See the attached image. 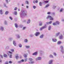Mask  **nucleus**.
I'll return each mask as SVG.
<instances>
[{
	"mask_svg": "<svg viewBox=\"0 0 64 64\" xmlns=\"http://www.w3.org/2000/svg\"><path fill=\"white\" fill-rule=\"evenodd\" d=\"M17 56H16V59L17 60V59H18V58H19V57L18 56V54H17Z\"/></svg>",
	"mask_w": 64,
	"mask_h": 64,
	"instance_id": "18",
	"label": "nucleus"
},
{
	"mask_svg": "<svg viewBox=\"0 0 64 64\" xmlns=\"http://www.w3.org/2000/svg\"><path fill=\"white\" fill-rule=\"evenodd\" d=\"M62 11H63V9L62 8L60 10V12H62Z\"/></svg>",
	"mask_w": 64,
	"mask_h": 64,
	"instance_id": "44",
	"label": "nucleus"
},
{
	"mask_svg": "<svg viewBox=\"0 0 64 64\" xmlns=\"http://www.w3.org/2000/svg\"><path fill=\"white\" fill-rule=\"evenodd\" d=\"M47 14H48V15H50V14H51V12H49L47 13Z\"/></svg>",
	"mask_w": 64,
	"mask_h": 64,
	"instance_id": "45",
	"label": "nucleus"
},
{
	"mask_svg": "<svg viewBox=\"0 0 64 64\" xmlns=\"http://www.w3.org/2000/svg\"><path fill=\"white\" fill-rule=\"evenodd\" d=\"M27 58H26L25 59L24 61H25V62H26V61H27Z\"/></svg>",
	"mask_w": 64,
	"mask_h": 64,
	"instance_id": "54",
	"label": "nucleus"
},
{
	"mask_svg": "<svg viewBox=\"0 0 64 64\" xmlns=\"http://www.w3.org/2000/svg\"><path fill=\"white\" fill-rule=\"evenodd\" d=\"M33 8L34 9H35V8H36V6H33Z\"/></svg>",
	"mask_w": 64,
	"mask_h": 64,
	"instance_id": "56",
	"label": "nucleus"
},
{
	"mask_svg": "<svg viewBox=\"0 0 64 64\" xmlns=\"http://www.w3.org/2000/svg\"><path fill=\"white\" fill-rule=\"evenodd\" d=\"M60 39H63V36L62 34H61L60 36Z\"/></svg>",
	"mask_w": 64,
	"mask_h": 64,
	"instance_id": "13",
	"label": "nucleus"
},
{
	"mask_svg": "<svg viewBox=\"0 0 64 64\" xmlns=\"http://www.w3.org/2000/svg\"><path fill=\"white\" fill-rule=\"evenodd\" d=\"M52 41L54 42H56L57 41V40L56 39H52Z\"/></svg>",
	"mask_w": 64,
	"mask_h": 64,
	"instance_id": "24",
	"label": "nucleus"
},
{
	"mask_svg": "<svg viewBox=\"0 0 64 64\" xmlns=\"http://www.w3.org/2000/svg\"><path fill=\"white\" fill-rule=\"evenodd\" d=\"M43 34H42V35H41L40 37V38H43Z\"/></svg>",
	"mask_w": 64,
	"mask_h": 64,
	"instance_id": "30",
	"label": "nucleus"
},
{
	"mask_svg": "<svg viewBox=\"0 0 64 64\" xmlns=\"http://www.w3.org/2000/svg\"><path fill=\"white\" fill-rule=\"evenodd\" d=\"M51 28V26H50L48 27V30H50Z\"/></svg>",
	"mask_w": 64,
	"mask_h": 64,
	"instance_id": "28",
	"label": "nucleus"
},
{
	"mask_svg": "<svg viewBox=\"0 0 64 64\" xmlns=\"http://www.w3.org/2000/svg\"><path fill=\"white\" fill-rule=\"evenodd\" d=\"M61 42H57L58 44H61Z\"/></svg>",
	"mask_w": 64,
	"mask_h": 64,
	"instance_id": "40",
	"label": "nucleus"
},
{
	"mask_svg": "<svg viewBox=\"0 0 64 64\" xmlns=\"http://www.w3.org/2000/svg\"><path fill=\"white\" fill-rule=\"evenodd\" d=\"M38 0H36V1L34 0L33 2L34 4L36 3H37L38 2Z\"/></svg>",
	"mask_w": 64,
	"mask_h": 64,
	"instance_id": "11",
	"label": "nucleus"
},
{
	"mask_svg": "<svg viewBox=\"0 0 64 64\" xmlns=\"http://www.w3.org/2000/svg\"><path fill=\"white\" fill-rule=\"evenodd\" d=\"M12 55L10 54V58H12Z\"/></svg>",
	"mask_w": 64,
	"mask_h": 64,
	"instance_id": "52",
	"label": "nucleus"
},
{
	"mask_svg": "<svg viewBox=\"0 0 64 64\" xmlns=\"http://www.w3.org/2000/svg\"><path fill=\"white\" fill-rule=\"evenodd\" d=\"M44 2H45V3H48V0H47L46 1H44Z\"/></svg>",
	"mask_w": 64,
	"mask_h": 64,
	"instance_id": "58",
	"label": "nucleus"
},
{
	"mask_svg": "<svg viewBox=\"0 0 64 64\" xmlns=\"http://www.w3.org/2000/svg\"><path fill=\"white\" fill-rule=\"evenodd\" d=\"M0 14H3V12L2 11V10H0Z\"/></svg>",
	"mask_w": 64,
	"mask_h": 64,
	"instance_id": "19",
	"label": "nucleus"
},
{
	"mask_svg": "<svg viewBox=\"0 0 64 64\" xmlns=\"http://www.w3.org/2000/svg\"><path fill=\"white\" fill-rule=\"evenodd\" d=\"M21 16H25L27 15V11L26 10L23 11L20 14Z\"/></svg>",
	"mask_w": 64,
	"mask_h": 64,
	"instance_id": "1",
	"label": "nucleus"
},
{
	"mask_svg": "<svg viewBox=\"0 0 64 64\" xmlns=\"http://www.w3.org/2000/svg\"><path fill=\"white\" fill-rule=\"evenodd\" d=\"M17 8L16 7L14 8V10H17Z\"/></svg>",
	"mask_w": 64,
	"mask_h": 64,
	"instance_id": "59",
	"label": "nucleus"
},
{
	"mask_svg": "<svg viewBox=\"0 0 64 64\" xmlns=\"http://www.w3.org/2000/svg\"><path fill=\"white\" fill-rule=\"evenodd\" d=\"M25 3H26V4H28V2L27 1H26L25 2Z\"/></svg>",
	"mask_w": 64,
	"mask_h": 64,
	"instance_id": "47",
	"label": "nucleus"
},
{
	"mask_svg": "<svg viewBox=\"0 0 64 64\" xmlns=\"http://www.w3.org/2000/svg\"><path fill=\"white\" fill-rule=\"evenodd\" d=\"M56 24H58H58H59V22L58 21H56Z\"/></svg>",
	"mask_w": 64,
	"mask_h": 64,
	"instance_id": "37",
	"label": "nucleus"
},
{
	"mask_svg": "<svg viewBox=\"0 0 64 64\" xmlns=\"http://www.w3.org/2000/svg\"><path fill=\"white\" fill-rule=\"evenodd\" d=\"M26 28V27H24L23 28L22 30H25Z\"/></svg>",
	"mask_w": 64,
	"mask_h": 64,
	"instance_id": "38",
	"label": "nucleus"
},
{
	"mask_svg": "<svg viewBox=\"0 0 64 64\" xmlns=\"http://www.w3.org/2000/svg\"><path fill=\"white\" fill-rule=\"evenodd\" d=\"M30 19H28V22H27V24H29L30 23Z\"/></svg>",
	"mask_w": 64,
	"mask_h": 64,
	"instance_id": "22",
	"label": "nucleus"
},
{
	"mask_svg": "<svg viewBox=\"0 0 64 64\" xmlns=\"http://www.w3.org/2000/svg\"><path fill=\"white\" fill-rule=\"evenodd\" d=\"M28 63L30 64H34V61H32L31 62H29Z\"/></svg>",
	"mask_w": 64,
	"mask_h": 64,
	"instance_id": "10",
	"label": "nucleus"
},
{
	"mask_svg": "<svg viewBox=\"0 0 64 64\" xmlns=\"http://www.w3.org/2000/svg\"><path fill=\"white\" fill-rule=\"evenodd\" d=\"M18 46L19 47H20V48L22 47V44H18Z\"/></svg>",
	"mask_w": 64,
	"mask_h": 64,
	"instance_id": "34",
	"label": "nucleus"
},
{
	"mask_svg": "<svg viewBox=\"0 0 64 64\" xmlns=\"http://www.w3.org/2000/svg\"><path fill=\"white\" fill-rule=\"evenodd\" d=\"M60 48H61V49H63V46H60Z\"/></svg>",
	"mask_w": 64,
	"mask_h": 64,
	"instance_id": "60",
	"label": "nucleus"
},
{
	"mask_svg": "<svg viewBox=\"0 0 64 64\" xmlns=\"http://www.w3.org/2000/svg\"><path fill=\"white\" fill-rule=\"evenodd\" d=\"M16 36L18 38H20V36H19V35L18 34H16Z\"/></svg>",
	"mask_w": 64,
	"mask_h": 64,
	"instance_id": "20",
	"label": "nucleus"
},
{
	"mask_svg": "<svg viewBox=\"0 0 64 64\" xmlns=\"http://www.w3.org/2000/svg\"><path fill=\"white\" fill-rule=\"evenodd\" d=\"M18 63H22V62L21 60L18 61Z\"/></svg>",
	"mask_w": 64,
	"mask_h": 64,
	"instance_id": "48",
	"label": "nucleus"
},
{
	"mask_svg": "<svg viewBox=\"0 0 64 64\" xmlns=\"http://www.w3.org/2000/svg\"><path fill=\"white\" fill-rule=\"evenodd\" d=\"M46 19H49L50 20H53V18L51 16H48L46 18Z\"/></svg>",
	"mask_w": 64,
	"mask_h": 64,
	"instance_id": "2",
	"label": "nucleus"
},
{
	"mask_svg": "<svg viewBox=\"0 0 64 64\" xmlns=\"http://www.w3.org/2000/svg\"><path fill=\"white\" fill-rule=\"evenodd\" d=\"M54 55L55 56H56V54L55 52H54Z\"/></svg>",
	"mask_w": 64,
	"mask_h": 64,
	"instance_id": "55",
	"label": "nucleus"
},
{
	"mask_svg": "<svg viewBox=\"0 0 64 64\" xmlns=\"http://www.w3.org/2000/svg\"><path fill=\"white\" fill-rule=\"evenodd\" d=\"M34 34L36 36H38L40 34V32H36Z\"/></svg>",
	"mask_w": 64,
	"mask_h": 64,
	"instance_id": "5",
	"label": "nucleus"
},
{
	"mask_svg": "<svg viewBox=\"0 0 64 64\" xmlns=\"http://www.w3.org/2000/svg\"><path fill=\"white\" fill-rule=\"evenodd\" d=\"M52 22L50 21V22H48L49 24H51Z\"/></svg>",
	"mask_w": 64,
	"mask_h": 64,
	"instance_id": "63",
	"label": "nucleus"
},
{
	"mask_svg": "<svg viewBox=\"0 0 64 64\" xmlns=\"http://www.w3.org/2000/svg\"><path fill=\"white\" fill-rule=\"evenodd\" d=\"M46 27L47 26H46V24L45 26H43L40 28V31H42L43 29H44V28H46Z\"/></svg>",
	"mask_w": 64,
	"mask_h": 64,
	"instance_id": "3",
	"label": "nucleus"
},
{
	"mask_svg": "<svg viewBox=\"0 0 64 64\" xmlns=\"http://www.w3.org/2000/svg\"><path fill=\"white\" fill-rule=\"evenodd\" d=\"M52 25L54 26L56 25H57V24H56V22H54L53 23Z\"/></svg>",
	"mask_w": 64,
	"mask_h": 64,
	"instance_id": "33",
	"label": "nucleus"
},
{
	"mask_svg": "<svg viewBox=\"0 0 64 64\" xmlns=\"http://www.w3.org/2000/svg\"><path fill=\"white\" fill-rule=\"evenodd\" d=\"M6 49H9V46H6Z\"/></svg>",
	"mask_w": 64,
	"mask_h": 64,
	"instance_id": "39",
	"label": "nucleus"
},
{
	"mask_svg": "<svg viewBox=\"0 0 64 64\" xmlns=\"http://www.w3.org/2000/svg\"><path fill=\"white\" fill-rule=\"evenodd\" d=\"M34 36V35L33 34H31L30 35V37H33Z\"/></svg>",
	"mask_w": 64,
	"mask_h": 64,
	"instance_id": "46",
	"label": "nucleus"
},
{
	"mask_svg": "<svg viewBox=\"0 0 64 64\" xmlns=\"http://www.w3.org/2000/svg\"><path fill=\"white\" fill-rule=\"evenodd\" d=\"M24 42H26V43H27V42H28V40L27 39H26L24 40Z\"/></svg>",
	"mask_w": 64,
	"mask_h": 64,
	"instance_id": "31",
	"label": "nucleus"
},
{
	"mask_svg": "<svg viewBox=\"0 0 64 64\" xmlns=\"http://www.w3.org/2000/svg\"><path fill=\"white\" fill-rule=\"evenodd\" d=\"M5 1H6V3H8L9 2H10V0H9V1H8V0H5Z\"/></svg>",
	"mask_w": 64,
	"mask_h": 64,
	"instance_id": "32",
	"label": "nucleus"
},
{
	"mask_svg": "<svg viewBox=\"0 0 64 64\" xmlns=\"http://www.w3.org/2000/svg\"><path fill=\"white\" fill-rule=\"evenodd\" d=\"M52 14L54 15V16L55 15V13L54 12H53L52 13Z\"/></svg>",
	"mask_w": 64,
	"mask_h": 64,
	"instance_id": "49",
	"label": "nucleus"
},
{
	"mask_svg": "<svg viewBox=\"0 0 64 64\" xmlns=\"http://www.w3.org/2000/svg\"><path fill=\"white\" fill-rule=\"evenodd\" d=\"M53 63V60H50L48 62V64H52Z\"/></svg>",
	"mask_w": 64,
	"mask_h": 64,
	"instance_id": "6",
	"label": "nucleus"
},
{
	"mask_svg": "<svg viewBox=\"0 0 64 64\" xmlns=\"http://www.w3.org/2000/svg\"><path fill=\"white\" fill-rule=\"evenodd\" d=\"M14 25L15 26V27L16 28H18V25H17V24H14Z\"/></svg>",
	"mask_w": 64,
	"mask_h": 64,
	"instance_id": "21",
	"label": "nucleus"
},
{
	"mask_svg": "<svg viewBox=\"0 0 64 64\" xmlns=\"http://www.w3.org/2000/svg\"><path fill=\"white\" fill-rule=\"evenodd\" d=\"M4 24H5V25H7V22L6 21H5L4 22Z\"/></svg>",
	"mask_w": 64,
	"mask_h": 64,
	"instance_id": "42",
	"label": "nucleus"
},
{
	"mask_svg": "<svg viewBox=\"0 0 64 64\" xmlns=\"http://www.w3.org/2000/svg\"><path fill=\"white\" fill-rule=\"evenodd\" d=\"M14 14L15 15H17V12L16 11L14 12Z\"/></svg>",
	"mask_w": 64,
	"mask_h": 64,
	"instance_id": "25",
	"label": "nucleus"
},
{
	"mask_svg": "<svg viewBox=\"0 0 64 64\" xmlns=\"http://www.w3.org/2000/svg\"><path fill=\"white\" fill-rule=\"evenodd\" d=\"M61 51L62 53H64V51L63 50V49H61Z\"/></svg>",
	"mask_w": 64,
	"mask_h": 64,
	"instance_id": "26",
	"label": "nucleus"
},
{
	"mask_svg": "<svg viewBox=\"0 0 64 64\" xmlns=\"http://www.w3.org/2000/svg\"><path fill=\"white\" fill-rule=\"evenodd\" d=\"M0 31H3L4 30V28L2 26H1L0 28Z\"/></svg>",
	"mask_w": 64,
	"mask_h": 64,
	"instance_id": "7",
	"label": "nucleus"
},
{
	"mask_svg": "<svg viewBox=\"0 0 64 64\" xmlns=\"http://www.w3.org/2000/svg\"><path fill=\"white\" fill-rule=\"evenodd\" d=\"M9 63L11 64V63H12V62H11V61H10L9 62Z\"/></svg>",
	"mask_w": 64,
	"mask_h": 64,
	"instance_id": "61",
	"label": "nucleus"
},
{
	"mask_svg": "<svg viewBox=\"0 0 64 64\" xmlns=\"http://www.w3.org/2000/svg\"><path fill=\"white\" fill-rule=\"evenodd\" d=\"M13 44L14 45V46H16V42H15V41L14 40L13 41Z\"/></svg>",
	"mask_w": 64,
	"mask_h": 64,
	"instance_id": "12",
	"label": "nucleus"
},
{
	"mask_svg": "<svg viewBox=\"0 0 64 64\" xmlns=\"http://www.w3.org/2000/svg\"><path fill=\"white\" fill-rule=\"evenodd\" d=\"M8 55H9V54H12V52H10V51H9L8 52Z\"/></svg>",
	"mask_w": 64,
	"mask_h": 64,
	"instance_id": "16",
	"label": "nucleus"
},
{
	"mask_svg": "<svg viewBox=\"0 0 64 64\" xmlns=\"http://www.w3.org/2000/svg\"><path fill=\"white\" fill-rule=\"evenodd\" d=\"M41 60V58L40 57H38L36 59V61H38V60Z\"/></svg>",
	"mask_w": 64,
	"mask_h": 64,
	"instance_id": "4",
	"label": "nucleus"
},
{
	"mask_svg": "<svg viewBox=\"0 0 64 64\" xmlns=\"http://www.w3.org/2000/svg\"><path fill=\"white\" fill-rule=\"evenodd\" d=\"M42 25V22H39V26H41Z\"/></svg>",
	"mask_w": 64,
	"mask_h": 64,
	"instance_id": "8",
	"label": "nucleus"
},
{
	"mask_svg": "<svg viewBox=\"0 0 64 64\" xmlns=\"http://www.w3.org/2000/svg\"><path fill=\"white\" fill-rule=\"evenodd\" d=\"M39 4L40 5V6H42V2H40L39 3Z\"/></svg>",
	"mask_w": 64,
	"mask_h": 64,
	"instance_id": "29",
	"label": "nucleus"
},
{
	"mask_svg": "<svg viewBox=\"0 0 64 64\" xmlns=\"http://www.w3.org/2000/svg\"><path fill=\"white\" fill-rule=\"evenodd\" d=\"M59 34H60V32H58V33H57L56 35V36H58V35H59Z\"/></svg>",
	"mask_w": 64,
	"mask_h": 64,
	"instance_id": "27",
	"label": "nucleus"
},
{
	"mask_svg": "<svg viewBox=\"0 0 64 64\" xmlns=\"http://www.w3.org/2000/svg\"><path fill=\"white\" fill-rule=\"evenodd\" d=\"M48 6H49V4H48L45 6V8L48 7Z\"/></svg>",
	"mask_w": 64,
	"mask_h": 64,
	"instance_id": "43",
	"label": "nucleus"
},
{
	"mask_svg": "<svg viewBox=\"0 0 64 64\" xmlns=\"http://www.w3.org/2000/svg\"><path fill=\"white\" fill-rule=\"evenodd\" d=\"M0 56L1 57V58H3V56H2V55L1 54L0 55Z\"/></svg>",
	"mask_w": 64,
	"mask_h": 64,
	"instance_id": "64",
	"label": "nucleus"
},
{
	"mask_svg": "<svg viewBox=\"0 0 64 64\" xmlns=\"http://www.w3.org/2000/svg\"><path fill=\"white\" fill-rule=\"evenodd\" d=\"M4 7H6V8H8V6H6V4L5 3L4 4Z\"/></svg>",
	"mask_w": 64,
	"mask_h": 64,
	"instance_id": "35",
	"label": "nucleus"
},
{
	"mask_svg": "<svg viewBox=\"0 0 64 64\" xmlns=\"http://www.w3.org/2000/svg\"><path fill=\"white\" fill-rule=\"evenodd\" d=\"M21 61L22 62H23L24 61V60H22Z\"/></svg>",
	"mask_w": 64,
	"mask_h": 64,
	"instance_id": "57",
	"label": "nucleus"
},
{
	"mask_svg": "<svg viewBox=\"0 0 64 64\" xmlns=\"http://www.w3.org/2000/svg\"><path fill=\"white\" fill-rule=\"evenodd\" d=\"M29 60L30 61H32V58H30L29 59Z\"/></svg>",
	"mask_w": 64,
	"mask_h": 64,
	"instance_id": "53",
	"label": "nucleus"
},
{
	"mask_svg": "<svg viewBox=\"0 0 64 64\" xmlns=\"http://www.w3.org/2000/svg\"><path fill=\"white\" fill-rule=\"evenodd\" d=\"M27 55H28V54H24V57H25V58H26L27 57Z\"/></svg>",
	"mask_w": 64,
	"mask_h": 64,
	"instance_id": "14",
	"label": "nucleus"
},
{
	"mask_svg": "<svg viewBox=\"0 0 64 64\" xmlns=\"http://www.w3.org/2000/svg\"><path fill=\"white\" fill-rule=\"evenodd\" d=\"M25 47L26 48H27V49H28V48H30V46H25Z\"/></svg>",
	"mask_w": 64,
	"mask_h": 64,
	"instance_id": "15",
	"label": "nucleus"
},
{
	"mask_svg": "<svg viewBox=\"0 0 64 64\" xmlns=\"http://www.w3.org/2000/svg\"><path fill=\"white\" fill-rule=\"evenodd\" d=\"M4 64H8V62H5Z\"/></svg>",
	"mask_w": 64,
	"mask_h": 64,
	"instance_id": "51",
	"label": "nucleus"
},
{
	"mask_svg": "<svg viewBox=\"0 0 64 64\" xmlns=\"http://www.w3.org/2000/svg\"><path fill=\"white\" fill-rule=\"evenodd\" d=\"M10 50L12 52H14V50Z\"/></svg>",
	"mask_w": 64,
	"mask_h": 64,
	"instance_id": "62",
	"label": "nucleus"
},
{
	"mask_svg": "<svg viewBox=\"0 0 64 64\" xmlns=\"http://www.w3.org/2000/svg\"><path fill=\"white\" fill-rule=\"evenodd\" d=\"M8 13H9V12L8 11H6V12L5 14L6 15H7V14H8Z\"/></svg>",
	"mask_w": 64,
	"mask_h": 64,
	"instance_id": "36",
	"label": "nucleus"
},
{
	"mask_svg": "<svg viewBox=\"0 0 64 64\" xmlns=\"http://www.w3.org/2000/svg\"><path fill=\"white\" fill-rule=\"evenodd\" d=\"M9 18L10 19V20H12V17L10 16L9 17Z\"/></svg>",
	"mask_w": 64,
	"mask_h": 64,
	"instance_id": "50",
	"label": "nucleus"
},
{
	"mask_svg": "<svg viewBox=\"0 0 64 64\" xmlns=\"http://www.w3.org/2000/svg\"><path fill=\"white\" fill-rule=\"evenodd\" d=\"M4 57L5 58H7V55H6V54H4Z\"/></svg>",
	"mask_w": 64,
	"mask_h": 64,
	"instance_id": "23",
	"label": "nucleus"
},
{
	"mask_svg": "<svg viewBox=\"0 0 64 64\" xmlns=\"http://www.w3.org/2000/svg\"><path fill=\"white\" fill-rule=\"evenodd\" d=\"M12 38H10L8 39V40L9 41H10V40H12Z\"/></svg>",
	"mask_w": 64,
	"mask_h": 64,
	"instance_id": "41",
	"label": "nucleus"
},
{
	"mask_svg": "<svg viewBox=\"0 0 64 64\" xmlns=\"http://www.w3.org/2000/svg\"><path fill=\"white\" fill-rule=\"evenodd\" d=\"M37 55V52H36L32 54V55Z\"/></svg>",
	"mask_w": 64,
	"mask_h": 64,
	"instance_id": "9",
	"label": "nucleus"
},
{
	"mask_svg": "<svg viewBox=\"0 0 64 64\" xmlns=\"http://www.w3.org/2000/svg\"><path fill=\"white\" fill-rule=\"evenodd\" d=\"M49 57L50 58H53V56L51 54L50 55Z\"/></svg>",
	"mask_w": 64,
	"mask_h": 64,
	"instance_id": "17",
	"label": "nucleus"
}]
</instances>
